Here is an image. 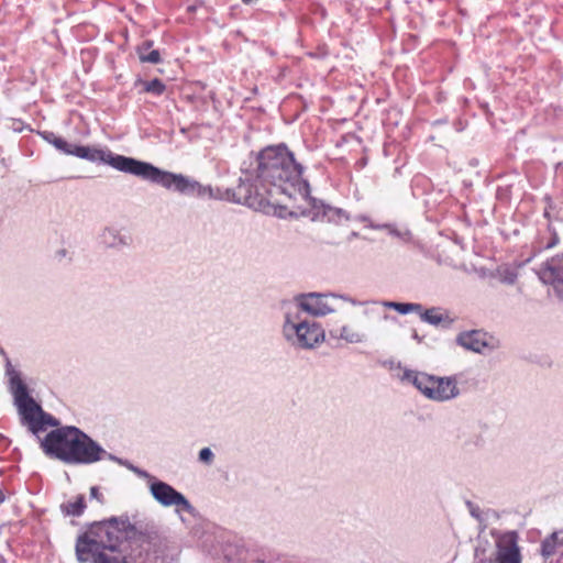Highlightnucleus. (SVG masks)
I'll return each mask as SVG.
<instances>
[{"label":"nucleus","mask_w":563,"mask_h":563,"mask_svg":"<svg viewBox=\"0 0 563 563\" xmlns=\"http://www.w3.org/2000/svg\"><path fill=\"white\" fill-rule=\"evenodd\" d=\"M42 435H35L46 456L66 464H92L106 454L96 441L76 427H58Z\"/></svg>","instance_id":"nucleus-3"},{"label":"nucleus","mask_w":563,"mask_h":563,"mask_svg":"<svg viewBox=\"0 0 563 563\" xmlns=\"http://www.w3.org/2000/svg\"><path fill=\"white\" fill-rule=\"evenodd\" d=\"M362 336L363 335L360 333V331L350 325L342 327L340 331V338L351 343L361 342Z\"/></svg>","instance_id":"nucleus-20"},{"label":"nucleus","mask_w":563,"mask_h":563,"mask_svg":"<svg viewBox=\"0 0 563 563\" xmlns=\"http://www.w3.org/2000/svg\"><path fill=\"white\" fill-rule=\"evenodd\" d=\"M456 342L464 349L471 350L476 353H483L485 349L495 347L494 338L481 330H471L462 332L457 335Z\"/></svg>","instance_id":"nucleus-10"},{"label":"nucleus","mask_w":563,"mask_h":563,"mask_svg":"<svg viewBox=\"0 0 563 563\" xmlns=\"http://www.w3.org/2000/svg\"><path fill=\"white\" fill-rule=\"evenodd\" d=\"M289 330L296 333L298 345L305 349H311L324 339V332L317 323H309L307 321L290 323L287 320L285 331Z\"/></svg>","instance_id":"nucleus-8"},{"label":"nucleus","mask_w":563,"mask_h":563,"mask_svg":"<svg viewBox=\"0 0 563 563\" xmlns=\"http://www.w3.org/2000/svg\"><path fill=\"white\" fill-rule=\"evenodd\" d=\"M306 188L301 165L287 146L280 144L260 152L255 177L241 180L233 189V199L254 210L271 213L284 206L285 198Z\"/></svg>","instance_id":"nucleus-1"},{"label":"nucleus","mask_w":563,"mask_h":563,"mask_svg":"<svg viewBox=\"0 0 563 563\" xmlns=\"http://www.w3.org/2000/svg\"><path fill=\"white\" fill-rule=\"evenodd\" d=\"M300 308L313 316H324L331 311L323 302V297L316 294L305 296L300 301Z\"/></svg>","instance_id":"nucleus-13"},{"label":"nucleus","mask_w":563,"mask_h":563,"mask_svg":"<svg viewBox=\"0 0 563 563\" xmlns=\"http://www.w3.org/2000/svg\"><path fill=\"white\" fill-rule=\"evenodd\" d=\"M74 156L87 159L92 163H104L120 172L129 173L132 175L137 162L131 157L113 154L107 148L84 145H76Z\"/></svg>","instance_id":"nucleus-6"},{"label":"nucleus","mask_w":563,"mask_h":563,"mask_svg":"<svg viewBox=\"0 0 563 563\" xmlns=\"http://www.w3.org/2000/svg\"><path fill=\"white\" fill-rule=\"evenodd\" d=\"M538 276L544 284H563V253L543 263L538 271Z\"/></svg>","instance_id":"nucleus-12"},{"label":"nucleus","mask_w":563,"mask_h":563,"mask_svg":"<svg viewBox=\"0 0 563 563\" xmlns=\"http://www.w3.org/2000/svg\"><path fill=\"white\" fill-rule=\"evenodd\" d=\"M136 533L128 518H111L93 522L77 539L76 555L80 562L128 563L122 555L123 544Z\"/></svg>","instance_id":"nucleus-2"},{"label":"nucleus","mask_w":563,"mask_h":563,"mask_svg":"<svg viewBox=\"0 0 563 563\" xmlns=\"http://www.w3.org/2000/svg\"><path fill=\"white\" fill-rule=\"evenodd\" d=\"M86 508L85 497L82 495L77 496L74 500L67 501L63 505V509L67 515L80 516Z\"/></svg>","instance_id":"nucleus-17"},{"label":"nucleus","mask_w":563,"mask_h":563,"mask_svg":"<svg viewBox=\"0 0 563 563\" xmlns=\"http://www.w3.org/2000/svg\"><path fill=\"white\" fill-rule=\"evenodd\" d=\"M563 553V532H553L547 537L541 544V555L544 560Z\"/></svg>","instance_id":"nucleus-14"},{"label":"nucleus","mask_w":563,"mask_h":563,"mask_svg":"<svg viewBox=\"0 0 563 563\" xmlns=\"http://www.w3.org/2000/svg\"><path fill=\"white\" fill-rule=\"evenodd\" d=\"M3 499H4V496H3L2 490L0 489V504L3 501Z\"/></svg>","instance_id":"nucleus-25"},{"label":"nucleus","mask_w":563,"mask_h":563,"mask_svg":"<svg viewBox=\"0 0 563 563\" xmlns=\"http://www.w3.org/2000/svg\"><path fill=\"white\" fill-rule=\"evenodd\" d=\"M11 388L21 415L22 423L26 426L34 435H40V432H46L47 427L58 424V420L45 413L40 405L29 395L27 387L21 378L13 377L11 379Z\"/></svg>","instance_id":"nucleus-4"},{"label":"nucleus","mask_w":563,"mask_h":563,"mask_svg":"<svg viewBox=\"0 0 563 563\" xmlns=\"http://www.w3.org/2000/svg\"><path fill=\"white\" fill-rule=\"evenodd\" d=\"M558 242H559V238H558V235H554L552 238V240L547 244V249H551V247L555 246L558 244Z\"/></svg>","instance_id":"nucleus-24"},{"label":"nucleus","mask_w":563,"mask_h":563,"mask_svg":"<svg viewBox=\"0 0 563 563\" xmlns=\"http://www.w3.org/2000/svg\"><path fill=\"white\" fill-rule=\"evenodd\" d=\"M153 41L146 40L141 43L137 48V55L142 63L158 64L161 63V54L157 49H153Z\"/></svg>","instance_id":"nucleus-15"},{"label":"nucleus","mask_w":563,"mask_h":563,"mask_svg":"<svg viewBox=\"0 0 563 563\" xmlns=\"http://www.w3.org/2000/svg\"><path fill=\"white\" fill-rule=\"evenodd\" d=\"M212 457H213V453L211 452V450L209 448H203L199 452V459H200V461H202L205 463H210L212 461Z\"/></svg>","instance_id":"nucleus-22"},{"label":"nucleus","mask_w":563,"mask_h":563,"mask_svg":"<svg viewBox=\"0 0 563 563\" xmlns=\"http://www.w3.org/2000/svg\"><path fill=\"white\" fill-rule=\"evenodd\" d=\"M133 175L159 184L167 189L174 188L183 194L195 188V185L185 176L163 172L148 163L140 161L136 162Z\"/></svg>","instance_id":"nucleus-7"},{"label":"nucleus","mask_w":563,"mask_h":563,"mask_svg":"<svg viewBox=\"0 0 563 563\" xmlns=\"http://www.w3.org/2000/svg\"><path fill=\"white\" fill-rule=\"evenodd\" d=\"M408 377L418 390L432 400L443 401L459 394L455 379L450 377H437L426 373H415Z\"/></svg>","instance_id":"nucleus-5"},{"label":"nucleus","mask_w":563,"mask_h":563,"mask_svg":"<svg viewBox=\"0 0 563 563\" xmlns=\"http://www.w3.org/2000/svg\"><path fill=\"white\" fill-rule=\"evenodd\" d=\"M143 90L155 96H162L166 90V85L158 78L150 81H142Z\"/></svg>","instance_id":"nucleus-18"},{"label":"nucleus","mask_w":563,"mask_h":563,"mask_svg":"<svg viewBox=\"0 0 563 563\" xmlns=\"http://www.w3.org/2000/svg\"><path fill=\"white\" fill-rule=\"evenodd\" d=\"M421 319L430 324L438 325L443 321V316L439 308H430L421 312Z\"/></svg>","instance_id":"nucleus-19"},{"label":"nucleus","mask_w":563,"mask_h":563,"mask_svg":"<svg viewBox=\"0 0 563 563\" xmlns=\"http://www.w3.org/2000/svg\"><path fill=\"white\" fill-rule=\"evenodd\" d=\"M90 495L92 498H96L99 501H102V494L99 492L97 487H91Z\"/></svg>","instance_id":"nucleus-23"},{"label":"nucleus","mask_w":563,"mask_h":563,"mask_svg":"<svg viewBox=\"0 0 563 563\" xmlns=\"http://www.w3.org/2000/svg\"><path fill=\"white\" fill-rule=\"evenodd\" d=\"M45 139L58 151H62L67 155H74L76 145L68 143L65 139L57 136L54 133H48L45 135Z\"/></svg>","instance_id":"nucleus-16"},{"label":"nucleus","mask_w":563,"mask_h":563,"mask_svg":"<svg viewBox=\"0 0 563 563\" xmlns=\"http://www.w3.org/2000/svg\"><path fill=\"white\" fill-rule=\"evenodd\" d=\"M496 563H521V554L515 534H507L497 542Z\"/></svg>","instance_id":"nucleus-11"},{"label":"nucleus","mask_w":563,"mask_h":563,"mask_svg":"<svg viewBox=\"0 0 563 563\" xmlns=\"http://www.w3.org/2000/svg\"><path fill=\"white\" fill-rule=\"evenodd\" d=\"M388 306L401 314H406L412 311L421 312V305L419 303L390 302Z\"/></svg>","instance_id":"nucleus-21"},{"label":"nucleus","mask_w":563,"mask_h":563,"mask_svg":"<svg viewBox=\"0 0 563 563\" xmlns=\"http://www.w3.org/2000/svg\"><path fill=\"white\" fill-rule=\"evenodd\" d=\"M150 490L153 497L163 506L170 507L175 506L181 509H188L190 507L185 496L178 493L170 485L156 481L150 485Z\"/></svg>","instance_id":"nucleus-9"}]
</instances>
